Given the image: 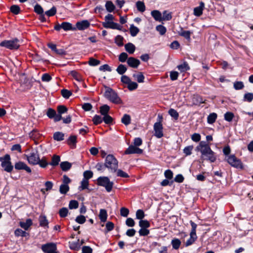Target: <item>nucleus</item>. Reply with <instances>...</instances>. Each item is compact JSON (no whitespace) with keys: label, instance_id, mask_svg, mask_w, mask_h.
<instances>
[{"label":"nucleus","instance_id":"nucleus-42","mask_svg":"<svg viewBox=\"0 0 253 253\" xmlns=\"http://www.w3.org/2000/svg\"><path fill=\"white\" fill-rule=\"evenodd\" d=\"M172 15L171 12H168L167 10L163 11L162 14V21H169L171 19Z\"/></svg>","mask_w":253,"mask_h":253},{"label":"nucleus","instance_id":"nucleus-31","mask_svg":"<svg viewBox=\"0 0 253 253\" xmlns=\"http://www.w3.org/2000/svg\"><path fill=\"white\" fill-rule=\"evenodd\" d=\"M61 169L64 171H67L69 170L72 167L71 163L67 162H62L60 164Z\"/></svg>","mask_w":253,"mask_h":253},{"label":"nucleus","instance_id":"nucleus-9","mask_svg":"<svg viewBox=\"0 0 253 253\" xmlns=\"http://www.w3.org/2000/svg\"><path fill=\"white\" fill-rule=\"evenodd\" d=\"M41 249L44 253H59L57 245L54 243H48L42 245Z\"/></svg>","mask_w":253,"mask_h":253},{"label":"nucleus","instance_id":"nucleus-26","mask_svg":"<svg viewBox=\"0 0 253 253\" xmlns=\"http://www.w3.org/2000/svg\"><path fill=\"white\" fill-rule=\"evenodd\" d=\"M14 235L16 237H26L29 236V234L21 229L17 228L14 231Z\"/></svg>","mask_w":253,"mask_h":253},{"label":"nucleus","instance_id":"nucleus-44","mask_svg":"<svg viewBox=\"0 0 253 253\" xmlns=\"http://www.w3.org/2000/svg\"><path fill=\"white\" fill-rule=\"evenodd\" d=\"M92 122L94 125L100 124L103 122V118L101 116L95 115L92 118Z\"/></svg>","mask_w":253,"mask_h":253},{"label":"nucleus","instance_id":"nucleus-2","mask_svg":"<svg viewBox=\"0 0 253 253\" xmlns=\"http://www.w3.org/2000/svg\"><path fill=\"white\" fill-rule=\"evenodd\" d=\"M105 165L112 172H115L118 168V161L115 156L112 154L106 156L105 160Z\"/></svg>","mask_w":253,"mask_h":253},{"label":"nucleus","instance_id":"nucleus-48","mask_svg":"<svg viewBox=\"0 0 253 253\" xmlns=\"http://www.w3.org/2000/svg\"><path fill=\"white\" fill-rule=\"evenodd\" d=\"M139 226L141 228H148L150 226V223L147 220H141L139 222Z\"/></svg>","mask_w":253,"mask_h":253},{"label":"nucleus","instance_id":"nucleus-61","mask_svg":"<svg viewBox=\"0 0 253 253\" xmlns=\"http://www.w3.org/2000/svg\"><path fill=\"white\" fill-rule=\"evenodd\" d=\"M156 30L159 32L161 35H164V34H165L167 31L166 28L162 25H158L156 27Z\"/></svg>","mask_w":253,"mask_h":253},{"label":"nucleus","instance_id":"nucleus-20","mask_svg":"<svg viewBox=\"0 0 253 253\" xmlns=\"http://www.w3.org/2000/svg\"><path fill=\"white\" fill-rule=\"evenodd\" d=\"M46 115L47 117L51 119H53L55 122H59V121H56V116L57 114L56 113L55 110L52 108H49L47 109L46 112Z\"/></svg>","mask_w":253,"mask_h":253},{"label":"nucleus","instance_id":"nucleus-17","mask_svg":"<svg viewBox=\"0 0 253 253\" xmlns=\"http://www.w3.org/2000/svg\"><path fill=\"white\" fill-rule=\"evenodd\" d=\"M76 29L79 30H84L87 29L90 26V23L87 20L78 21L76 24Z\"/></svg>","mask_w":253,"mask_h":253},{"label":"nucleus","instance_id":"nucleus-12","mask_svg":"<svg viewBox=\"0 0 253 253\" xmlns=\"http://www.w3.org/2000/svg\"><path fill=\"white\" fill-rule=\"evenodd\" d=\"M14 168L16 170H25L29 173H31L32 170L31 168L28 167L24 162L19 161L16 162L14 165Z\"/></svg>","mask_w":253,"mask_h":253},{"label":"nucleus","instance_id":"nucleus-30","mask_svg":"<svg viewBox=\"0 0 253 253\" xmlns=\"http://www.w3.org/2000/svg\"><path fill=\"white\" fill-rule=\"evenodd\" d=\"M108 214L106 210L101 209L99 211V217L101 221L105 222L107 220Z\"/></svg>","mask_w":253,"mask_h":253},{"label":"nucleus","instance_id":"nucleus-51","mask_svg":"<svg viewBox=\"0 0 253 253\" xmlns=\"http://www.w3.org/2000/svg\"><path fill=\"white\" fill-rule=\"evenodd\" d=\"M57 12L56 7L54 6H52L51 9L49 10L46 11L45 12V14H46L48 17H51L55 15Z\"/></svg>","mask_w":253,"mask_h":253},{"label":"nucleus","instance_id":"nucleus-55","mask_svg":"<svg viewBox=\"0 0 253 253\" xmlns=\"http://www.w3.org/2000/svg\"><path fill=\"white\" fill-rule=\"evenodd\" d=\"M61 93L62 96L66 99L69 98L72 94V93L71 91L66 89H62L61 91Z\"/></svg>","mask_w":253,"mask_h":253},{"label":"nucleus","instance_id":"nucleus-1","mask_svg":"<svg viewBox=\"0 0 253 253\" xmlns=\"http://www.w3.org/2000/svg\"><path fill=\"white\" fill-rule=\"evenodd\" d=\"M196 151L201 153V159L214 163L216 160L215 153L211 149L207 142L200 141L198 146L196 147Z\"/></svg>","mask_w":253,"mask_h":253},{"label":"nucleus","instance_id":"nucleus-64","mask_svg":"<svg viewBox=\"0 0 253 253\" xmlns=\"http://www.w3.org/2000/svg\"><path fill=\"white\" fill-rule=\"evenodd\" d=\"M34 12L39 15L42 14L44 12L42 7L41 5L38 3L34 6Z\"/></svg>","mask_w":253,"mask_h":253},{"label":"nucleus","instance_id":"nucleus-3","mask_svg":"<svg viewBox=\"0 0 253 253\" xmlns=\"http://www.w3.org/2000/svg\"><path fill=\"white\" fill-rule=\"evenodd\" d=\"M0 162H1V167L5 171L9 173L12 171L14 167L12 165L10 156L9 154H7L3 157H0Z\"/></svg>","mask_w":253,"mask_h":253},{"label":"nucleus","instance_id":"nucleus-60","mask_svg":"<svg viewBox=\"0 0 253 253\" xmlns=\"http://www.w3.org/2000/svg\"><path fill=\"white\" fill-rule=\"evenodd\" d=\"M138 84L134 82H132L131 81L129 83L127 84V88L130 91H132L136 89L138 87Z\"/></svg>","mask_w":253,"mask_h":253},{"label":"nucleus","instance_id":"nucleus-39","mask_svg":"<svg viewBox=\"0 0 253 253\" xmlns=\"http://www.w3.org/2000/svg\"><path fill=\"white\" fill-rule=\"evenodd\" d=\"M171 244L174 250H178L181 245V241L177 238H174L171 240Z\"/></svg>","mask_w":253,"mask_h":253},{"label":"nucleus","instance_id":"nucleus-24","mask_svg":"<svg viewBox=\"0 0 253 253\" xmlns=\"http://www.w3.org/2000/svg\"><path fill=\"white\" fill-rule=\"evenodd\" d=\"M64 133L60 131H56L53 133V138L57 141H62L64 139Z\"/></svg>","mask_w":253,"mask_h":253},{"label":"nucleus","instance_id":"nucleus-4","mask_svg":"<svg viewBox=\"0 0 253 253\" xmlns=\"http://www.w3.org/2000/svg\"><path fill=\"white\" fill-rule=\"evenodd\" d=\"M106 98L114 104H120L122 101L118 94L111 88L108 87L104 93Z\"/></svg>","mask_w":253,"mask_h":253},{"label":"nucleus","instance_id":"nucleus-10","mask_svg":"<svg viewBox=\"0 0 253 253\" xmlns=\"http://www.w3.org/2000/svg\"><path fill=\"white\" fill-rule=\"evenodd\" d=\"M163 127L161 122H156L154 125V130L155 131L154 135L158 138H162L163 135Z\"/></svg>","mask_w":253,"mask_h":253},{"label":"nucleus","instance_id":"nucleus-36","mask_svg":"<svg viewBox=\"0 0 253 253\" xmlns=\"http://www.w3.org/2000/svg\"><path fill=\"white\" fill-rule=\"evenodd\" d=\"M69 247L72 250L79 251L81 248L79 245V239L77 242H69Z\"/></svg>","mask_w":253,"mask_h":253},{"label":"nucleus","instance_id":"nucleus-57","mask_svg":"<svg viewBox=\"0 0 253 253\" xmlns=\"http://www.w3.org/2000/svg\"><path fill=\"white\" fill-rule=\"evenodd\" d=\"M88 64L91 66H95L100 64V61L93 57H90L88 62Z\"/></svg>","mask_w":253,"mask_h":253},{"label":"nucleus","instance_id":"nucleus-19","mask_svg":"<svg viewBox=\"0 0 253 253\" xmlns=\"http://www.w3.org/2000/svg\"><path fill=\"white\" fill-rule=\"evenodd\" d=\"M33 224V222L31 219L28 218L26 220V222L20 221L19 225L20 227L25 230H28L29 227Z\"/></svg>","mask_w":253,"mask_h":253},{"label":"nucleus","instance_id":"nucleus-45","mask_svg":"<svg viewBox=\"0 0 253 253\" xmlns=\"http://www.w3.org/2000/svg\"><path fill=\"white\" fill-rule=\"evenodd\" d=\"M126 70L127 68L125 65L123 64H120L116 69V71L118 72V73L122 75H123V74L126 71Z\"/></svg>","mask_w":253,"mask_h":253},{"label":"nucleus","instance_id":"nucleus-46","mask_svg":"<svg viewBox=\"0 0 253 253\" xmlns=\"http://www.w3.org/2000/svg\"><path fill=\"white\" fill-rule=\"evenodd\" d=\"M169 115L172 117L175 120H177L179 118V114L177 112L176 110H175L174 109L170 108L169 110Z\"/></svg>","mask_w":253,"mask_h":253},{"label":"nucleus","instance_id":"nucleus-41","mask_svg":"<svg viewBox=\"0 0 253 253\" xmlns=\"http://www.w3.org/2000/svg\"><path fill=\"white\" fill-rule=\"evenodd\" d=\"M243 100L244 102H251L253 100V93L250 92L245 93Z\"/></svg>","mask_w":253,"mask_h":253},{"label":"nucleus","instance_id":"nucleus-29","mask_svg":"<svg viewBox=\"0 0 253 253\" xmlns=\"http://www.w3.org/2000/svg\"><path fill=\"white\" fill-rule=\"evenodd\" d=\"M151 15L156 21H162V13L157 10H154L151 11Z\"/></svg>","mask_w":253,"mask_h":253},{"label":"nucleus","instance_id":"nucleus-38","mask_svg":"<svg viewBox=\"0 0 253 253\" xmlns=\"http://www.w3.org/2000/svg\"><path fill=\"white\" fill-rule=\"evenodd\" d=\"M131 118L130 115L125 114L121 119V122L125 126H127L130 124Z\"/></svg>","mask_w":253,"mask_h":253},{"label":"nucleus","instance_id":"nucleus-22","mask_svg":"<svg viewBox=\"0 0 253 253\" xmlns=\"http://www.w3.org/2000/svg\"><path fill=\"white\" fill-rule=\"evenodd\" d=\"M77 141V136L76 135H71L67 140V143L74 148L76 147Z\"/></svg>","mask_w":253,"mask_h":253},{"label":"nucleus","instance_id":"nucleus-32","mask_svg":"<svg viewBox=\"0 0 253 253\" xmlns=\"http://www.w3.org/2000/svg\"><path fill=\"white\" fill-rule=\"evenodd\" d=\"M110 107L106 104H104L100 107L99 112L102 116H105L108 114L110 111Z\"/></svg>","mask_w":253,"mask_h":253},{"label":"nucleus","instance_id":"nucleus-15","mask_svg":"<svg viewBox=\"0 0 253 253\" xmlns=\"http://www.w3.org/2000/svg\"><path fill=\"white\" fill-rule=\"evenodd\" d=\"M57 115L56 121H60L62 119V114L67 113L68 108L64 105H59L57 107Z\"/></svg>","mask_w":253,"mask_h":253},{"label":"nucleus","instance_id":"nucleus-62","mask_svg":"<svg viewBox=\"0 0 253 253\" xmlns=\"http://www.w3.org/2000/svg\"><path fill=\"white\" fill-rule=\"evenodd\" d=\"M79 207V203L76 200H71L69 202V208L71 210L76 209Z\"/></svg>","mask_w":253,"mask_h":253},{"label":"nucleus","instance_id":"nucleus-25","mask_svg":"<svg viewBox=\"0 0 253 253\" xmlns=\"http://www.w3.org/2000/svg\"><path fill=\"white\" fill-rule=\"evenodd\" d=\"M60 161V156L57 155H54L52 157L51 161L49 163V165L52 166V167H56L59 165Z\"/></svg>","mask_w":253,"mask_h":253},{"label":"nucleus","instance_id":"nucleus-7","mask_svg":"<svg viewBox=\"0 0 253 253\" xmlns=\"http://www.w3.org/2000/svg\"><path fill=\"white\" fill-rule=\"evenodd\" d=\"M231 166L241 170L245 169V167L240 159L237 158L235 155H231L226 159Z\"/></svg>","mask_w":253,"mask_h":253},{"label":"nucleus","instance_id":"nucleus-11","mask_svg":"<svg viewBox=\"0 0 253 253\" xmlns=\"http://www.w3.org/2000/svg\"><path fill=\"white\" fill-rule=\"evenodd\" d=\"M25 156H26L27 160L30 164L33 165L38 164L40 158L38 151H36V152H31L29 156L27 155Z\"/></svg>","mask_w":253,"mask_h":253},{"label":"nucleus","instance_id":"nucleus-40","mask_svg":"<svg viewBox=\"0 0 253 253\" xmlns=\"http://www.w3.org/2000/svg\"><path fill=\"white\" fill-rule=\"evenodd\" d=\"M129 32L132 37H135L139 32V29L136 26L132 24L130 26Z\"/></svg>","mask_w":253,"mask_h":253},{"label":"nucleus","instance_id":"nucleus-52","mask_svg":"<svg viewBox=\"0 0 253 253\" xmlns=\"http://www.w3.org/2000/svg\"><path fill=\"white\" fill-rule=\"evenodd\" d=\"M124 38L121 35H118L115 37V42L119 46H122L124 45Z\"/></svg>","mask_w":253,"mask_h":253},{"label":"nucleus","instance_id":"nucleus-18","mask_svg":"<svg viewBox=\"0 0 253 253\" xmlns=\"http://www.w3.org/2000/svg\"><path fill=\"white\" fill-rule=\"evenodd\" d=\"M205 8V3L203 1L200 2L199 6L196 7L194 8L193 13L194 15L199 17L203 14V10Z\"/></svg>","mask_w":253,"mask_h":253},{"label":"nucleus","instance_id":"nucleus-43","mask_svg":"<svg viewBox=\"0 0 253 253\" xmlns=\"http://www.w3.org/2000/svg\"><path fill=\"white\" fill-rule=\"evenodd\" d=\"M70 75L78 82H81L83 80L81 75L76 71H71Z\"/></svg>","mask_w":253,"mask_h":253},{"label":"nucleus","instance_id":"nucleus-8","mask_svg":"<svg viewBox=\"0 0 253 253\" xmlns=\"http://www.w3.org/2000/svg\"><path fill=\"white\" fill-rule=\"evenodd\" d=\"M190 223L192 228L190 233V238L187 240L185 244V247H188L192 245L197 239L196 235V228L197 225L192 220L190 221Z\"/></svg>","mask_w":253,"mask_h":253},{"label":"nucleus","instance_id":"nucleus-33","mask_svg":"<svg viewBox=\"0 0 253 253\" xmlns=\"http://www.w3.org/2000/svg\"><path fill=\"white\" fill-rule=\"evenodd\" d=\"M40 225L42 227H48V222L45 215H41L39 217Z\"/></svg>","mask_w":253,"mask_h":253},{"label":"nucleus","instance_id":"nucleus-58","mask_svg":"<svg viewBox=\"0 0 253 253\" xmlns=\"http://www.w3.org/2000/svg\"><path fill=\"white\" fill-rule=\"evenodd\" d=\"M88 184V180L83 179L81 181V185L79 187V189L81 191L85 189H87Z\"/></svg>","mask_w":253,"mask_h":253},{"label":"nucleus","instance_id":"nucleus-6","mask_svg":"<svg viewBox=\"0 0 253 253\" xmlns=\"http://www.w3.org/2000/svg\"><path fill=\"white\" fill-rule=\"evenodd\" d=\"M0 46L10 50H17L20 47L19 40L16 38L11 40H4L0 43Z\"/></svg>","mask_w":253,"mask_h":253},{"label":"nucleus","instance_id":"nucleus-47","mask_svg":"<svg viewBox=\"0 0 253 253\" xmlns=\"http://www.w3.org/2000/svg\"><path fill=\"white\" fill-rule=\"evenodd\" d=\"M38 164L41 167L45 168L49 165V163L47 162L46 158L43 157L42 159L39 158Z\"/></svg>","mask_w":253,"mask_h":253},{"label":"nucleus","instance_id":"nucleus-53","mask_svg":"<svg viewBox=\"0 0 253 253\" xmlns=\"http://www.w3.org/2000/svg\"><path fill=\"white\" fill-rule=\"evenodd\" d=\"M10 10L14 14L17 15L20 13V8L18 5H12L10 6Z\"/></svg>","mask_w":253,"mask_h":253},{"label":"nucleus","instance_id":"nucleus-49","mask_svg":"<svg viewBox=\"0 0 253 253\" xmlns=\"http://www.w3.org/2000/svg\"><path fill=\"white\" fill-rule=\"evenodd\" d=\"M70 188L68 185H65L62 184L60 186L59 191L62 194H66L69 191Z\"/></svg>","mask_w":253,"mask_h":253},{"label":"nucleus","instance_id":"nucleus-63","mask_svg":"<svg viewBox=\"0 0 253 253\" xmlns=\"http://www.w3.org/2000/svg\"><path fill=\"white\" fill-rule=\"evenodd\" d=\"M128 58V55L126 52H122L119 56V61L121 62H126Z\"/></svg>","mask_w":253,"mask_h":253},{"label":"nucleus","instance_id":"nucleus-27","mask_svg":"<svg viewBox=\"0 0 253 253\" xmlns=\"http://www.w3.org/2000/svg\"><path fill=\"white\" fill-rule=\"evenodd\" d=\"M125 47L126 50L129 54H133L136 48L135 45L131 42L126 44Z\"/></svg>","mask_w":253,"mask_h":253},{"label":"nucleus","instance_id":"nucleus-16","mask_svg":"<svg viewBox=\"0 0 253 253\" xmlns=\"http://www.w3.org/2000/svg\"><path fill=\"white\" fill-rule=\"evenodd\" d=\"M127 65L132 68L137 69L139 65L140 64V61L133 57H128L127 59Z\"/></svg>","mask_w":253,"mask_h":253},{"label":"nucleus","instance_id":"nucleus-50","mask_svg":"<svg viewBox=\"0 0 253 253\" xmlns=\"http://www.w3.org/2000/svg\"><path fill=\"white\" fill-rule=\"evenodd\" d=\"M234 117V114L231 112H227L224 115V120L229 122H230L232 121Z\"/></svg>","mask_w":253,"mask_h":253},{"label":"nucleus","instance_id":"nucleus-35","mask_svg":"<svg viewBox=\"0 0 253 253\" xmlns=\"http://www.w3.org/2000/svg\"><path fill=\"white\" fill-rule=\"evenodd\" d=\"M217 117V115L215 113H212L210 114L207 118V122L209 124H213Z\"/></svg>","mask_w":253,"mask_h":253},{"label":"nucleus","instance_id":"nucleus-56","mask_svg":"<svg viewBox=\"0 0 253 253\" xmlns=\"http://www.w3.org/2000/svg\"><path fill=\"white\" fill-rule=\"evenodd\" d=\"M103 121L107 125H111L113 123V119L109 114L103 116Z\"/></svg>","mask_w":253,"mask_h":253},{"label":"nucleus","instance_id":"nucleus-54","mask_svg":"<svg viewBox=\"0 0 253 253\" xmlns=\"http://www.w3.org/2000/svg\"><path fill=\"white\" fill-rule=\"evenodd\" d=\"M234 88L236 90L242 89L244 87V84L243 82L236 81L234 83Z\"/></svg>","mask_w":253,"mask_h":253},{"label":"nucleus","instance_id":"nucleus-14","mask_svg":"<svg viewBox=\"0 0 253 253\" xmlns=\"http://www.w3.org/2000/svg\"><path fill=\"white\" fill-rule=\"evenodd\" d=\"M103 26L107 29L110 28L112 29H117L118 30H122V27L119 24L113 21H107L103 22Z\"/></svg>","mask_w":253,"mask_h":253},{"label":"nucleus","instance_id":"nucleus-21","mask_svg":"<svg viewBox=\"0 0 253 253\" xmlns=\"http://www.w3.org/2000/svg\"><path fill=\"white\" fill-rule=\"evenodd\" d=\"M61 27L64 31L69 30L75 31L76 30L75 27H73L71 23L68 22H63L61 24Z\"/></svg>","mask_w":253,"mask_h":253},{"label":"nucleus","instance_id":"nucleus-37","mask_svg":"<svg viewBox=\"0 0 253 253\" xmlns=\"http://www.w3.org/2000/svg\"><path fill=\"white\" fill-rule=\"evenodd\" d=\"M135 5L137 10L139 12H143L146 9L145 4L143 1L140 0L137 1L136 2Z\"/></svg>","mask_w":253,"mask_h":253},{"label":"nucleus","instance_id":"nucleus-34","mask_svg":"<svg viewBox=\"0 0 253 253\" xmlns=\"http://www.w3.org/2000/svg\"><path fill=\"white\" fill-rule=\"evenodd\" d=\"M105 7L107 11L109 12H113L115 9V6L113 4V2L110 0L106 1L105 4Z\"/></svg>","mask_w":253,"mask_h":253},{"label":"nucleus","instance_id":"nucleus-13","mask_svg":"<svg viewBox=\"0 0 253 253\" xmlns=\"http://www.w3.org/2000/svg\"><path fill=\"white\" fill-rule=\"evenodd\" d=\"M143 153V150L138 148L134 145H130L125 151V154H141Z\"/></svg>","mask_w":253,"mask_h":253},{"label":"nucleus","instance_id":"nucleus-5","mask_svg":"<svg viewBox=\"0 0 253 253\" xmlns=\"http://www.w3.org/2000/svg\"><path fill=\"white\" fill-rule=\"evenodd\" d=\"M97 185L105 187L108 192H110L113 188L114 183L111 181L107 176H100L97 179Z\"/></svg>","mask_w":253,"mask_h":253},{"label":"nucleus","instance_id":"nucleus-59","mask_svg":"<svg viewBox=\"0 0 253 253\" xmlns=\"http://www.w3.org/2000/svg\"><path fill=\"white\" fill-rule=\"evenodd\" d=\"M68 213V210L66 208H62L59 211V214L62 218L65 217Z\"/></svg>","mask_w":253,"mask_h":253},{"label":"nucleus","instance_id":"nucleus-28","mask_svg":"<svg viewBox=\"0 0 253 253\" xmlns=\"http://www.w3.org/2000/svg\"><path fill=\"white\" fill-rule=\"evenodd\" d=\"M192 33L190 31H184L181 28L180 31L178 32V35L184 37L186 40H190V36Z\"/></svg>","mask_w":253,"mask_h":253},{"label":"nucleus","instance_id":"nucleus-23","mask_svg":"<svg viewBox=\"0 0 253 253\" xmlns=\"http://www.w3.org/2000/svg\"><path fill=\"white\" fill-rule=\"evenodd\" d=\"M177 68L181 72H185L190 69V68L186 61H184L182 64L178 65L177 66Z\"/></svg>","mask_w":253,"mask_h":253}]
</instances>
